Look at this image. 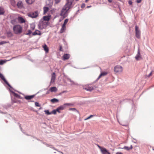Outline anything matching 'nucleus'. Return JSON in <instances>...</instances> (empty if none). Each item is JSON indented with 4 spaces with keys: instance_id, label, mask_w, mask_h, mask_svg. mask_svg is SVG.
<instances>
[{
    "instance_id": "obj_1",
    "label": "nucleus",
    "mask_w": 154,
    "mask_h": 154,
    "mask_svg": "<svg viewBox=\"0 0 154 154\" xmlns=\"http://www.w3.org/2000/svg\"><path fill=\"white\" fill-rule=\"evenodd\" d=\"M74 0H67V2L62 8L60 15L65 18L68 15L69 10L71 8V5Z\"/></svg>"
},
{
    "instance_id": "obj_2",
    "label": "nucleus",
    "mask_w": 154,
    "mask_h": 154,
    "mask_svg": "<svg viewBox=\"0 0 154 154\" xmlns=\"http://www.w3.org/2000/svg\"><path fill=\"white\" fill-rule=\"evenodd\" d=\"M13 31L16 34H20L22 32V28L20 25H16L13 27Z\"/></svg>"
},
{
    "instance_id": "obj_3",
    "label": "nucleus",
    "mask_w": 154,
    "mask_h": 154,
    "mask_svg": "<svg viewBox=\"0 0 154 154\" xmlns=\"http://www.w3.org/2000/svg\"><path fill=\"white\" fill-rule=\"evenodd\" d=\"M48 22L41 20L38 25V28L40 29L45 28L48 25Z\"/></svg>"
},
{
    "instance_id": "obj_4",
    "label": "nucleus",
    "mask_w": 154,
    "mask_h": 154,
    "mask_svg": "<svg viewBox=\"0 0 154 154\" xmlns=\"http://www.w3.org/2000/svg\"><path fill=\"white\" fill-rule=\"evenodd\" d=\"M39 12L37 11H32L27 14L28 16L32 18H36L38 17Z\"/></svg>"
},
{
    "instance_id": "obj_5",
    "label": "nucleus",
    "mask_w": 154,
    "mask_h": 154,
    "mask_svg": "<svg viewBox=\"0 0 154 154\" xmlns=\"http://www.w3.org/2000/svg\"><path fill=\"white\" fill-rule=\"evenodd\" d=\"M83 88L87 91H91L94 89V88L90 85H87L84 86Z\"/></svg>"
},
{
    "instance_id": "obj_6",
    "label": "nucleus",
    "mask_w": 154,
    "mask_h": 154,
    "mask_svg": "<svg viewBox=\"0 0 154 154\" xmlns=\"http://www.w3.org/2000/svg\"><path fill=\"white\" fill-rule=\"evenodd\" d=\"M122 71V68L120 66H116L114 67V71L116 72H121Z\"/></svg>"
},
{
    "instance_id": "obj_7",
    "label": "nucleus",
    "mask_w": 154,
    "mask_h": 154,
    "mask_svg": "<svg viewBox=\"0 0 154 154\" xmlns=\"http://www.w3.org/2000/svg\"><path fill=\"white\" fill-rule=\"evenodd\" d=\"M135 32L136 36L137 38H139L140 36V30L138 29V28L137 26H135Z\"/></svg>"
},
{
    "instance_id": "obj_8",
    "label": "nucleus",
    "mask_w": 154,
    "mask_h": 154,
    "mask_svg": "<svg viewBox=\"0 0 154 154\" xmlns=\"http://www.w3.org/2000/svg\"><path fill=\"white\" fill-rule=\"evenodd\" d=\"M135 58L137 60H138L142 59V57L140 54L139 49L138 50L137 54L135 57Z\"/></svg>"
},
{
    "instance_id": "obj_9",
    "label": "nucleus",
    "mask_w": 154,
    "mask_h": 154,
    "mask_svg": "<svg viewBox=\"0 0 154 154\" xmlns=\"http://www.w3.org/2000/svg\"><path fill=\"white\" fill-rule=\"evenodd\" d=\"M56 79V75L54 72L53 73L51 74V79L50 82V83H52L54 82Z\"/></svg>"
},
{
    "instance_id": "obj_10",
    "label": "nucleus",
    "mask_w": 154,
    "mask_h": 154,
    "mask_svg": "<svg viewBox=\"0 0 154 154\" xmlns=\"http://www.w3.org/2000/svg\"><path fill=\"white\" fill-rule=\"evenodd\" d=\"M19 22L20 23H22L25 22V20L24 19L21 17H18L17 18Z\"/></svg>"
},
{
    "instance_id": "obj_11",
    "label": "nucleus",
    "mask_w": 154,
    "mask_h": 154,
    "mask_svg": "<svg viewBox=\"0 0 154 154\" xmlns=\"http://www.w3.org/2000/svg\"><path fill=\"white\" fill-rule=\"evenodd\" d=\"M70 104V103H65L63 105L60 106L59 107H58V108L60 110H63L64 109L66 106H69Z\"/></svg>"
},
{
    "instance_id": "obj_12",
    "label": "nucleus",
    "mask_w": 154,
    "mask_h": 154,
    "mask_svg": "<svg viewBox=\"0 0 154 154\" xmlns=\"http://www.w3.org/2000/svg\"><path fill=\"white\" fill-rule=\"evenodd\" d=\"M101 152L102 154H111L105 148L101 149Z\"/></svg>"
},
{
    "instance_id": "obj_13",
    "label": "nucleus",
    "mask_w": 154,
    "mask_h": 154,
    "mask_svg": "<svg viewBox=\"0 0 154 154\" xmlns=\"http://www.w3.org/2000/svg\"><path fill=\"white\" fill-rule=\"evenodd\" d=\"M0 78L4 81V82L8 85H9V84L5 79L3 75L0 73Z\"/></svg>"
},
{
    "instance_id": "obj_14",
    "label": "nucleus",
    "mask_w": 154,
    "mask_h": 154,
    "mask_svg": "<svg viewBox=\"0 0 154 154\" xmlns=\"http://www.w3.org/2000/svg\"><path fill=\"white\" fill-rule=\"evenodd\" d=\"M70 55L68 54H64L63 57V59L65 60L68 59L70 57Z\"/></svg>"
},
{
    "instance_id": "obj_15",
    "label": "nucleus",
    "mask_w": 154,
    "mask_h": 154,
    "mask_svg": "<svg viewBox=\"0 0 154 154\" xmlns=\"http://www.w3.org/2000/svg\"><path fill=\"white\" fill-rule=\"evenodd\" d=\"M57 88L55 87H52L50 88L49 91H50L52 92H56L57 91Z\"/></svg>"
},
{
    "instance_id": "obj_16",
    "label": "nucleus",
    "mask_w": 154,
    "mask_h": 154,
    "mask_svg": "<svg viewBox=\"0 0 154 154\" xmlns=\"http://www.w3.org/2000/svg\"><path fill=\"white\" fill-rule=\"evenodd\" d=\"M41 33L39 31L36 30L34 32H33L32 33L33 35H41Z\"/></svg>"
},
{
    "instance_id": "obj_17",
    "label": "nucleus",
    "mask_w": 154,
    "mask_h": 154,
    "mask_svg": "<svg viewBox=\"0 0 154 154\" xmlns=\"http://www.w3.org/2000/svg\"><path fill=\"white\" fill-rule=\"evenodd\" d=\"M51 16H44L43 17V19H42L41 20H44L45 21H47L48 22L50 19Z\"/></svg>"
},
{
    "instance_id": "obj_18",
    "label": "nucleus",
    "mask_w": 154,
    "mask_h": 154,
    "mask_svg": "<svg viewBox=\"0 0 154 154\" xmlns=\"http://www.w3.org/2000/svg\"><path fill=\"white\" fill-rule=\"evenodd\" d=\"M17 7L20 8H21L23 7V4L21 1H19L17 3Z\"/></svg>"
},
{
    "instance_id": "obj_19",
    "label": "nucleus",
    "mask_w": 154,
    "mask_h": 154,
    "mask_svg": "<svg viewBox=\"0 0 154 154\" xmlns=\"http://www.w3.org/2000/svg\"><path fill=\"white\" fill-rule=\"evenodd\" d=\"M107 73H108L107 72H102L101 73V74H100V75L98 77V79H100L101 78V77L102 76H103L106 75L107 74Z\"/></svg>"
},
{
    "instance_id": "obj_20",
    "label": "nucleus",
    "mask_w": 154,
    "mask_h": 154,
    "mask_svg": "<svg viewBox=\"0 0 154 154\" xmlns=\"http://www.w3.org/2000/svg\"><path fill=\"white\" fill-rule=\"evenodd\" d=\"M35 96L34 95L30 96H25V98L27 100H30L33 98Z\"/></svg>"
},
{
    "instance_id": "obj_21",
    "label": "nucleus",
    "mask_w": 154,
    "mask_h": 154,
    "mask_svg": "<svg viewBox=\"0 0 154 154\" xmlns=\"http://www.w3.org/2000/svg\"><path fill=\"white\" fill-rule=\"evenodd\" d=\"M43 48H44L46 53H47L48 52L49 49L47 46L46 45H45L43 46Z\"/></svg>"
},
{
    "instance_id": "obj_22",
    "label": "nucleus",
    "mask_w": 154,
    "mask_h": 154,
    "mask_svg": "<svg viewBox=\"0 0 154 154\" xmlns=\"http://www.w3.org/2000/svg\"><path fill=\"white\" fill-rule=\"evenodd\" d=\"M133 148V146L132 145L130 146V147L127 146H124V147L123 148L125 149H126L127 150H129L130 149H132Z\"/></svg>"
},
{
    "instance_id": "obj_23",
    "label": "nucleus",
    "mask_w": 154,
    "mask_h": 154,
    "mask_svg": "<svg viewBox=\"0 0 154 154\" xmlns=\"http://www.w3.org/2000/svg\"><path fill=\"white\" fill-rule=\"evenodd\" d=\"M66 26L63 25L62 26V28H61V29L60 30V32L61 33H62L64 32L66 30Z\"/></svg>"
},
{
    "instance_id": "obj_24",
    "label": "nucleus",
    "mask_w": 154,
    "mask_h": 154,
    "mask_svg": "<svg viewBox=\"0 0 154 154\" xmlns=\"http://www.w3.org/2000/svg\"><path fill=\"white\" fill-rule=\"evenodd\" d=\"M5 12L4 8L2 7H0V15L4 14Z\"/></svg>"
},
{
    "instance_id": "obj_25",
    "label": "nucleus",
    "mask_w": 154,
    "mask_h": 154,
    "mask_svg": "<svg viewBox=\"0 0 154 154\" xmlns=\"http://www.w3.org/2000/svg\"><path fill=\"white\" fill-rule=\"evenodd\" d=\"M44 14H46L49 10V8L48 7H44L43 8Z\"/></svg>"
},
{
    "instance_id": "obj_26",
    "label": "nucleus",
    "mask_w": 154,
    "mask_h": 154,
    "mask_svg": "<svg viewBox=\"0 0 154 154\" xmlns=\"http://www.w3.org/2000/svg\"><path fill=\"white\" fill-rule=\"evenodd\" d=\"M35 0H26V2L29 4H31L34 2Z\"/></svg>"
},
{
    "instance_id": "obj_27",
    "label": "nucleus",
    "mask_w": 154,
    "mask_h": 154,
    "mask_svg": "<svg viewBox=\"0 0 154 154\" xmlns=\"http://www.w3.org/2000/svg\"><path fill=\"white\" fill-rule=\"evenodd\" d=\"M51 101L52 103H55L56 102H58L59 100L58 99L56 98H53L51 100Z\"/></svg>"
},
{
    "instance_id": "obj_28",
    "label": "nucleus",
    "mask_w": 154,
    "mask_h": 154,
    "mask_svg": "<svg viewBox=\"0 0 154 154\" xmlns=\"http://www.w3.org/2000/svg\"><path fill=\"white\" fill-rule=\"evenodd\" d=\"M11 23L13 25H15L17 23V21L16 19L12 20L11 21Z\"/></svg>"
},
{
    "instance_id": "obj_29",
    "label": "nucleus",
    "mask_w": 154,
    "mask_h": 154,
    "mask_svg": "<svg viewBox=\"0 0 154 154\" xmlns=\"http://www.w3.org/2000/svg\"><path fill=\"white\" fill-rule=\"evenodd\" d=\"M68 19H66L64 21V23L63 24V25H64V26H66V24L68 22Z\"/></svg>"
},
{
    "instance_id": "obj_30",
    "label": "nucleus",
    "mask_w": 154,
    "mask_h": 154,
    "mask_svg": "<svg viewBox=\"0 0 154 154\" xmlns=\"http://www.w3.org/2000/svg\"><path fill=\"white\" fill-rule=\"evenodd\" d=\"M11 2L12 5L14 6L15 5V2L14 0H11Z\"/></svg>"
},
{
    "instance_id": "obj_31",
    "label": "nucleus",
    "mask_w": 154,
    "mask_h": 154,
    "mask_svg": "<svg viewBox=\"0 0 154 154\" xmlns=\"http://www.w3.org/2000/svg\"><path fill=\"white\" fill-rule=\"evenodd\" d=\"M44 112L45 114L47 115H49L51 114V113L48 110H45Z\"/></svg>"
},
{
    "instance_id": "obj_32",
    "label": "nucleus",
    "mask_w": 154,
    "mask_h": 154,
    "mask_svg": "<svg viewBox=\"0 0 154 154\" xmlns=\"http://www.w3.org/2000/svg\"><path fill=\"white\" fill-rule=\"evenodd\" d=\"M54 1L55 3L56 4H57L60 2L61 0H54Z\"/></svg>"
},
{
    "instance_id": "obj_33",
    "label": "nucleus",
    "mask_w": 154,
    "mask_h": 154,
    "mask_svg": "<svg viewBox=\"0 0 154 154\" xmlns=\"http://www.w3.org/2000/svg\"><path fill=\"white\" fill-rule=\"evenodd\" d=\"M35 104L36 106L40 107L41 106V105L39 104V103L37 102H35Z\"/></svg>"
},
{
    "instance_id": "obj_34",
    "label": "nucleus",
    "mask_w": 154,
    "mask_h": 154,
    "mask_svg": "<svg viewBox=\"0 0 154 154\" xmlns=\"http://www.w3.org/2000/svg\"><path fill=\"white\" fill-rule=\"evenodd\" d=\"M27 32H28L26 33V35H30L32 32L30 30H28V31H27Z\"/></svg>"
},
{
    "instance_id": "obj_35",
    "label": "nucleus",
    "mask_w": 154,
    "mask_h": 154,
    "mask_svg": "<svg viewBox=\"0 0 154 154\" xmlns=\"http://www.w3.org/2000/svg\"><path fill=\"white\" fill-rule=\"evenodd\" d=\"M56 112H57V111H56V109H55V110H53L51 113V114H56Z\"/></svg>"
},
{
    "instance_id": "obj_36",
    "label": "nucleus",
    "mask_w": 154,
    "mask_h": 154,
    "mask_svg": "<svg viewBox=\"0 0 154 154\" xmlns=\"http://www.w3.org/2000/svg\"><path fill=\"white\" fill-rule=\"evenodd\" d=\"M93 115H91L89 116L86 119H85V120H87L88 119H90V118H91L93 117Z\"/></svg>"
},
{
    "instance_id": "obj_37",
    "label": "nucleus",
    "mask_w": 154,
    "mask_h": 154,
    "mask_svg": "<svg viewBox=\"0 0 154 154\" xmlns=\"http://www.w3.org/2000/svg\"><path fill=\"white\" fill-rule=\"evenodd\" d=\"M5 63V62L3 60H0V65H2Z\"/></svg>"
},
{
    "instance_id": "obj_38",
    "label": "nucleus",
    "mask_w": 154,
    "mask_h": 154,
    "mask_svg": "<svg viewBox=\"0 0 154 154\" xmlns=\"http://www.w3.org/2000/svg\"><path fill=\"white\" fill-rule=\"evenodd\" d=\"M6 43V42L5 41H2L0 42V45H2Z\"/></svg>"
},
{
    "instance_id": "obj_39",
    "label": "nucleus",
    "mask_w": 154,
    "mask_h": 154,
    "mask_svg": "<svg viewBox=\"0 0 154 154\" xmlns=\"http://www.w3.org/2000/svg\"><path fill=\"white\" fill-rule=\"evenodd\" d=\"M57 112H58L59 113H60V109H59L58 108H57V109H56Z\"/></svg>"
},
{
    "instance_id": "obj_40",
    "label": "nucleus",
    "mask_w": 154,
    "mask_h": 154,
    "mask_svg": "<svg viewBox=\"0 0 154 154\" xmlns=\"http://www.w3.org/2000/svg\"><path fill=\"white\" fill-rule=\"evenodd\" d=\"M32 30H33L35 28V26H32L31 27Z\"/></svg>"
},
{
    "instance_id": "obj_41",
    "label": "nucleus",
    "mask_w": 154,
    "mask_h": 154,
    "mask_svg": "<svg viewBox=\"0 0 154 154\" xmlns=\"http://www.w3.org/2000/svg\"><path fill=\"white\" fill-rule=\"evenodd\" d=\"M128 3L129 4V5H131L132 4V2L131 1L129 0L128 1Z\"/></svg>"
},
{
    "instance_id": "obj_42",
    "label": "nucleus",
    "mask_w": 154,
    "mask_h": 154,
    "mask_svg": "<svg viewBox=\"0 0 154 154\" xmlns=\"http://www.w3.org/2000/svg\"><path fill=\"white\" fill-rule=\"evenodd\" d=\"M141 0H136V1H137V2L138 3H140V2H141Z\"/></svg>"
},
{
    "instance_id": "obj_43",
    "label": "nucleus",
    "mask_w": 154,
    "mask_h": 154,
    "mask_svg": "<svg viewBox=\"0 0 154 154\" xmlns=\"http://www.w3.org/2000/svg\"><path fill=\"white\" fill-rule=\"evenodd\" d=\"M14 96H15L16 97H19V95L18 94H14Z\"/></svg>"
},
{
    "instance_id": "obj_44",
    "label": "nucleus",
    "mask_w": 154,
    "mask_h": 154,
    "mask_svg": "<svg viewBox=\"0 0 154 154\" xmlns=\"http://www.w3.org/2000/svg\"><path fill=\"white\" fill-rule=\"evenodd\" d=\"M152 75V72H151L149 74V75H148V77H150Z\"/></svg>"
},
{
    "instance_id": "obj_45",
    "label": "nucleus",
    "mask_w": 154,
    "mask_h": 154,
    "mask_svg": "<svg viewBox=\"0 0 154 154\" xmlns=\"http://www.w3.org/2000/svg\"><path fill=\"white\" fill-rule=\"evenodd\" d=\"M70 110H72L74 111H75L76 110V109L75 108H70L69 109Z\"/></svg>"
},
{
    "instance_id": "obj_46",
    "label": "nucleus",
    "mask_w": 154,
    "mask_h": 154,
    "mask_svg": "<svg viewBox=\"0 0 154 154\" xmlns=\"http://www.w3.org/2000/svg\"><path fill=\"white\" fill-rule=\"evenodd\" d=\"M116 154H123L122 153L120 152H117Z\"/></svg>"
},
{
    "instance_id": "obj_47",
    "label": "nucleus",
    "mask_w": 154,
    "mask_h": 154,
    "mask_svg": "<svg viewBox=\"0 0 154 154\" xmlns=\"http://www.w3.org/2000/svg\"><path fill=\"white\" fill-rule=\"evenodd\" d=\"M60 50L61 51H63L62 50V47L61 46H60Z\"/></svg>"
},
{
    "instance_id": "obj_48",
    "label": "nucleus",
    "mask_w": 154,
    "mask_h": 154,
    "mask_svg": "<svg viewBox=\"0 0 154 154\" xmlns=\"http://www.w3.org/2000/svg\"><path fill=\"white\" fill-rule=\"evenodd\" d=\"M85 7V4H82V7L83 8Z\"/></svg>"
},
{
    "instance_id": "obj_49",
    "label": "nucleus",
    "mask_w": 154,
    "mask_h": 154,
    "mask_svg": "<svg viewBox=\"0 0 154 154\" xmlns=\"http://www.w3.org/2000/svg\"><path fill=\"white\" fill-rule=\"evenodd\" d=\"M108 1L110 3H111L112 2V1L111 0H108Z\"/></svg>"
},
{
    "instance_id": "obj_50",
    "label": "nucleus",
    "mask_w": 154,
    "mask_h": 154,
    "mask_svg": "<svg viewBox=\"0 0 154 154\" xmlns=\"http://www.w3.org/2000/svg\"><path fill=\"white\" fill-rule=\"evenodd\" d=\"M98 147L100 149V150H101V149H103V148H102L101 146H98Z\"/></svg>"
},
{
    "instance_id": "obj_51",
    "label": "nucleus",
    "mask_w": 154,
    "mask_h": 154,
    "mask_svg": "<svg viewBox=\"0 0 154 154\" xmlns=\"http://www.w3.org/2000/svg\"><path fill=\"white\" fill-rule=\"evenodd\" d=\"M18 98H19L20 99H22V98H21L20 96V95L19 96V97H18Z\"/></svg>"
},
{
    "instance_id": "obj_52",
    "label": "nucleus",
    "mask_w": 154,
    "mask_h": 154,
    "mask_svg": "<svg viewBox=\"0 0 154 154\" xmlns=\"http://www.w3.org/2000/svg\"><path fill=\"white\" fill-rule=\"evenodd\" d=\"M89 0H85V2H87Z\"/></svg>"
},
{
    "instance_id": "obj_53",
    "label": "nucleus",
    "mask_w": 154,
    "mask_h": 154,
    "mask_svg": "<svg viewBox=\"0 0 154 154\" xmlns=\"http://www.w3.org/2000/svg\"><path fill=\"white\" fill-rule=\"evenodd\" d=\"M91 6H88L87 7L88 8H90V7H91Z\"/></svg>"
},
{
    "instance_id": "obj_54",
    "label": "nucleus",
    "mask_w": 154,
    "mask_h": 154,
    "mask_svg": "<svg viewBox=\"0 0 154 154\" xmlns=\"http://www.w3.org/2000/svg\"><path fill=\"white\" fill-rule=\"evenodd\" d=\"M48 92H47V94H48Z\"/></svg>"
}]
</instances>
